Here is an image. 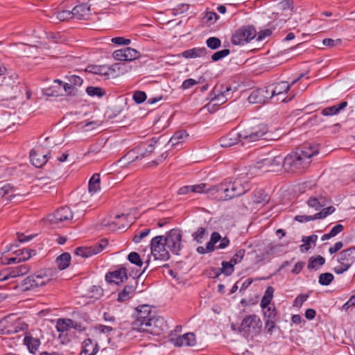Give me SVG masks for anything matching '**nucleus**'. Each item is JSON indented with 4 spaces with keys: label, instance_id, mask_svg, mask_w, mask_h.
<instances>
[{
    "label": "nucleus",
    "instance_id": "nucleus-13",
    "mask_svg": "<svg viewBox=\"0 0 355 355\" xmlns=\"http://www.w3.org/2000/svg\"><path fill=\"white\" fill-rule=\"evenodd\" d=\"M107 244L108 241L107 239H102L99 243H96L92 246L77 248L76 249L75 253L76 255L87 258L101 252L105 248Z\"/></svg>",
    "mask_w": 355,
    "mask_h": 355
},
{
    "label": "nucleus",
    "instance_id": "nucleus-34",
    "mask_svg": "<svg viewBox=\"0 0 355 355\" xmlns=\"http://www.w3.org/2000/svg\"><path fill=\"white\" fill-rule=\"evenodd\" d=\"M24 343L27 346L31 353H35L40 345V340L32 336H26L24 339Z\"/></svg>",
    "mask_w": 355,
    "mask_h": 355
},
{
    "label": "nucleus",
    "instance_id": "nucleus-10",
    "mask_svg": "<svg viewBox=\"0 0 355 355\" xmlns=\"http://www.w3.org/2000/svg\"><path fill=\"white\" fill-rule=\"evenodd\" d=\"M257 31L252 26H243L239 28L232 37L234 45H243L255 37Z\"/></svg>",
    "mask_w": 355,
    "mask_h": 355
},
{
    "label": "nucleus",
    "instance_id": "nucleus-32",
    "mask_svg": "<svg viewBox=\"0 0 355 355\" xmlns=\"http://www.w3.org/2000/svg\"><path fill=\"white\" fill-rule=\"evenodd\" d=\"M100 189V175L98 173H95L89 181V192L94 194L99 191Z\"/></svg>",
    "mask_w": 355,
    "mask_h": 355
},
{
    "label": "nucleus",
    "instance_id": "nucleus-46",
    "mask_svg": "<svg viewBox=\"0 0 355 355\" xmlns=\"http://www.w3.org/2000/svg\"><path fill=\"white\" fill-rule=\"evenodd\" d=\"M206 44L209 49L215 50L221 46V42L218 37H211L207 40Z\"/></svg>",
    "mask_w": 355,
    "mask_h": 355
},
{
    "label": "nucleus",
    "instance_id": "nucleus-61",
    "mask_svg": "<svg viewBox=\"0 0 355 355\" xmlns=\"http://www.w3.org/2000/svg\"><path fill=\"white\" fill-rule=\"evenodd\" d=\"M112 42L117 45H128L130 44L131 40L122 37H113Z\"/></svg>",
    "mask_w": 355,
    "mask_h": 355
},
{
    "label": "nucleus",
    "instance_id": "nucleus-11",
    "mask_svg": "<svg viewBox=\"0 0 355 355\" xmlns=\"http://www.w3.org/2000/svg\"><path fill=\"white\" fill-rule=\"evenodd\" d=\"M291 86V85H289L288 82L282 81L272 84V85L267 87V88L269 96H270V98L277 97L276 101H281L282 102H288L293 98L294 95L288 99L283 97L282 96L289 90Z\"/></svg>",
    "mask_w": 355,
    "mask_h": 355
},
{
    "label": "nucleus",
    "instance_id": "nucleus-17",
    "mask_svg": "<svg viewBox=\"0 0 355 355\" xmlns=\"http://www.w3.org/2000/svg\"><path fill=\"white\" fill-rule=\"evenodd\" d=\"M121 65V64L116 63L111 67L107 65L89 66L87 71L107 78L111 73L115 72L116 69H120Z\"/></svg>",
    "mask_w": 355,
    "mask_h": 355
},
{
    "label": "nucleus",
    "instance_id": "nucleus-26",
    "mask_svg": "<svg viewBox=\"0 0 355 355\" xmlns=\"http://www.w3.org/2000/svg\"><path fill=\"white\" fill-rule=\"evenodd\" d=\"M355 260V248H349L343 250L338 256V262L349 263L350 266Z\"/></svg>",
    "mask_w": 355,
    "mask_h": 355
},
{
    "label": "nucleus",
    "instance_id": "nucleus-25",
    "mask_svg": "<svg viewBox=\"0 0 355 355\" xmlns=\"http://www.w3.org/2000/svg\"><path fill=\"white\" fill-rule=\"evenodd\" d=\"M24 194H21L17 192V189L11 187L9 184H4L0 188V196L5 197L8 200H12L16 197L24 196Z\"/></svg>",
    "mask_w": 355,
    "mask_h": 355
},
{
    "label": "nucleus",
    "instance_id": "nucleus-31",
    "mask_svg": "<svg viewBox=\"0 0 355 355\" xmlns=\"http://www.w3.org/2000/svg\"><path fill=\"white\" fill-rule=\"evenodd\" d=\"M269 200L268 195L261 189H256L254 191L252 201L255 204L267 202Z\"/></svg>",
    "mask_w": 355,
    "mask_h": 355
},
{
    "label": "nucleus",
    "instance_id": "nucleus-14",
    "mask_svg": "<svg viewBox=\"0 0 355 355\" xmlns=\"http://www.w3.org/2000/svg\"><path fill=\"white\" fill-rule=\"evenodd\" d=\"M146 328L141 329V331L149 332L151 334L159 335L164 331L166 328V324L163 318L155 317V315L148 322Z\"/></svg>",
    "mask_w": 355,
    "mask_h": 355
},
{
    "label": "nucleus",
    "instance_id": "nucleus-37",
    "mask_svg": "<svg viewBox=\"0 0 355 355\" xmlns=\"http://www.w3.org/2000/svg\"><path fill=\"white\" fill-rule=\"evenodd\" d=\"M347 105L346 101H343L338 105L327 107L322 111V114L325 116L336 114L340 112V110L344 109Z\"/></svg>",
    "mask_w": 355,
    "mask_h": 355
},
{
    "label": "nucleus",
    "instance_id": "nucleus-38",
    "mask_svg": "<svg viewBox=\"0 0 355 355\" xmlns=\"http://www.w3.org/2000/svg\"><path fill=\"white\" fill-rule=\"evenodd\" d=\"M70 260H71L70 254L67 252H64V253L62 254L61 255H60L57 258L56 263H57L58 268L60 270H64L69 266Z\"/></svg>",
    "mask_w": 355,
    "mask_h": 355
},
{
    "label": "nucleus",
    "instance_id": "nucleus-58",
    "mask_svg": "<svg viewBox=\"0 0 355 355\" xmlns=\"http://www.w3.org/2000/svg\"><path fill=\"white\" fill-rule=\"evenodd\" d=\"M150 229H145L140 232L138 234H136L133 237V241L135 243H139L144 238H145L148 234L150 233Z\"/></svg>",
    "mask_w": 355,
    "mask_h": 355
},
{
    "label": "nucleus",
    "instance_id": "nucleus-1",
    "mask_svg": "<svg viewBox=\"0 0 355 355\" xmlns=\"http://www.w3.org/2000/svg\"><path fill=\"white\" fill-rule=\"evenodd\" d=\"M311 144L298 147L284 158L280 155L268 157L257 162V167L266 171H277L283 167L286 171L295 172L309 166L311 163Z\"/></svg>",
    "mask_w": 355,
    "mask_h": 355
},
{
    "label": "nucleus",
    "instance_id": "nucleus-42",
    "mask_svg": "<svg viewBox=\"0 0 355 355\" xmlns=\"http://www.w3.org/2000/svg\"><path fill=\"white\" fill-rule=\"evenodd\" d=\"M53 15H55V17L59 21H64L73 17V15H72V10H61L58 11L53 13Z\"/></svg>",
    "mask_w": 355,
    "mask_h": 355
},
{
    "label": "nucleus",
    "instance_id": "nucleus-51",
    "mask_svg": "<svg viewBox=\"0 0 355 355\" xmlns=\"http://www.w3.org/2000/svg\"><path fill=\"white\" fill-rule=\"evenodd\" d=\"M146 94L144 92L142 91H136L133 94V100L137 104H140L144 103L146 100Z\"/></svg>",
    "mask_w": 355,
    "mask_h": 355
},
{
    "label": "nucleus",
    "instance_id": "nucleus-9",
    "mask_svg": "<svg viewBox=\"0 0 355 355\" xmlns=\"http://www.w3.org/2000/svg\"><path fill=\"white\" fill-rule=\"evenodd\" d=\"M268 131L265 124H259L253 127L248 128L240 132V137L242 142H253L260 139Z\"/></svg>",
    "mask_w": 355,
    "mask_h": 355
},
{
    "label": "nucleus",
    "instance_id": "nucleus-54",
    "mask_svg": "<svg viewBox=\"0 0 355 355\" xmlns=\"http://www.w3.org/2000/svg\"><path fill=\"white\" fill-rule=\"evenodd\" d=\"M191 192L193 193H201L203 192L207 193V184L205 183H201L199 184H195V185H190Z\"/></svg>",
    "mask_w": 355,
    "mask_h": 355
},
{
    "label": "nucleus",
    "instance_id": "nucleus-33",
    "mask_svg": "<svg viewBox=\"0 0 355 355\" xmlns=\"http://www.w3.org/2000/svg\"><path fill=\"white\" fill-rule=\"evenodd\" d=\"M10 276L11 278L21 276L28 273L30 270V267L28 265L24 264L15 268H9Z\"/></svg>",
    "mask_w": 355,
    "mask_h": 355
},
{
    "label": "nucleus",
    "instance_id": "nucleus-22",
    "mask_svg": "<svg viewBox=\"0 0 355 355\" xmlns=\"http://www.w3.org/2000/svg\"><path fill=\"white\" fill-rule=\"evenodd\" d=\"M128 279L126 270L124 268H121L112 272L106 274L105 279L109 283L119 284Z\"/></svg>",
    "mask_w": 355,
    "mask_h": 355
},
{
    "label": "nucleus",
    "instance_id": "nucleus-2",
    "mask_svg": "<svg viewBox=\"0 0 355 355\" xmlns=\"http://www.w3.org/2000/svg\"><path fill=\"white\" fill-rule=\"evenodd\" d=\"M225 184L226 195L223 198L229 200L244 194L250 189V184L245 177L227 179L225 180Z\"/></svg>",
    "mask_w": 355,
    "mask_h": 355
},
{
    "label": "nucleus",
    "instance_id": "nucleus-18",
    "mask_svg": "<svg viewBox=\"0 0 355 355\" xmlns=\"http://www.w3.org/2000/svg\"><path fill=\"white\" fill-rule=\"evenodd\" d=\"M91 6L88 2L79 3L72 9L73 17L79 20L87 19L90 15Z\"/></svg>",
    "mask_w": 355,
    "mask_h": 355
},
{
    "label": "nucleus",
    "instance_id": "nucleus-63",
    "mask_svg": "<svg viewBox=\"0 0 355 355\" xmlns=\"http://www.w3.org/2000/svg\"><path fill=\"white\" fill-rule=\"evenodd\" d=\"M340 266H338L334 268V272L337 274L343 273L344 272L347 271L350 267L349 263H345L343 262H340Z\"/></svg>",
    "mask_w": 355,
    "mask_h": 355
},
{
    "label": "nucleus",
    "instance_id": "nucleus-39",
    "mask_svg": "<svg viewBox=\"0 0 355 355\" xmlns=\"http://www.w3.org/2000/svg\"><path fill=\"white\" fill-rule=\"evenodd\" d=\"M189 135L185 130L178 131L170 139L169 143L171 144V146H175L182 142Z\"/></svg>",
    "mask_w": 355,
    "mask_h": 355
},
{
    "label": "nucleus",
    "instance_id": "nucleus-45",
    "mask_svg": "<svg viewBox=\"0 0 355 355\" xmlns=\"http://www.w3.org/2000/svg\"><path fill=\"white\" fill-rule=\"evenodd\" d=\"M87 94L90 96H98L101 97L105 95V92L101 87H87L86 89Z\"/></svg>",
    "mask_w": 355,
    "mask_h": 355
},
{
    "label": "nucleus",
    "instance_id": "nucleus-29",
    "mask_svg": "<svg viewBox=\"0 0 355 355\" xmlns=\"http://www.w3.org/2000/svg\"><path fill=\"white\" fill-rule=\"evenodd\" d=\"M24 253H26L27 256L18 257L17 255L15 257H11V258L7 259L6 261L3 262V263L6 264V265H10V264L16 263H20L21 261H24L26 260L29 259L32 256V253H33V254H35V251L33 250L24 249L23 250L21 251V254H22Z\"/></svg>",
    "mask_w": 355,
    "mask_h": 355
},
{
    "label": "nucleus",
    "instance_id": "nucleus-21",
    "mask_svg": "<svg viewBox=\"0 0 355 355\" xmlns=\"http://www.w3.org/2000/svg\"><path fill=\"white\" fill-rule=\"evenodd\" d=\"M239 141H242V138L240 137V132L236 130L230 132L226 136L221 137L218 141L220 146L223 148L232 146Z\"/></svg>",
    "mask_w": 355,
    "mask_h": 355
},
{
    "label": "nucleus",
    "instance_id": "nucleus-47",
    "mask_svg": "<svg viewBox=\"0 0 355 355\" xmlns=\"http://www.w3.org/2000/svg\"><path fill=\"white\" fill-rule=\"evenodd\" d=\"M206 234V230L204 227H199L194 233L192 236L197 243H201Z\"/></svg>",
    "mask_w": 355,
    "mask_h": 355
},
{
    "label": "nucleus",
    "instance_id": "nucleus-59",
    "mask_svg": "<svg viewBox=\"0 0 355 355\" xmlns=\"http://www.w3.org/2000/svg\"><path fill=\"white\" fill-rule=\"evenodd\" d=\"M341 44V40L337 39V40H333L330 38H326L324 39L322 41V44L324 46H329V47H334L336 46H338Z\"/></svg>",
    "mask_w": 355,
    "mask_h": 355
},
{
    "label": "nucleus",
    "instance_id": "nucleus-55",
    "mask_svg": "<svg viewBox=\"0 0 355 355\" xmlns=\"http://www.w3.org/2000/svg\"><path fill=\"white\" fill-rule=\"evenodd\" d=\"M308 294H302L298 295L293 302V306L300 308L302 304L308 299Z\"/></svg>",
    "mask_w": 355,
    "mask_h": 355
},
{
    "label": "nucleus",
    "instance_id": "nucleus-6",
    "mask_svg": "<svg viewBox=\"0 0 355 355\" xmlns=\"http://www.w3.org/2000/svg\"><path fill=\"white\" fill-rule=\"evenodd\" d=\"M154 316L151 311V308L146 304L139 306L137 309V315L135 320L132 322V328L134 330L141 331V329L146 328L148 322Z\"/></svg>",
    "mask_w": 355,
    "mask_h": 355
},
{
    "label": "nucleus",
    "instance_id": "nucleus-56",
    "mask_svg": "<svg viewBox=\"0 0 355 355\" xmlns=\"http://www.w3.org/2000/svg\"><path fill=\"white\" fill-rule=\"evenodd\" d=\"M276 320H265V331L269 335H272L274 329L276 327Z\"/></svg>",
    "mask_w": 355,
    "mask_h": 355
},
{
    "label": "nucleus",
    "instance_id": "nucleus-57",
    "mask_svg": "<svg viewBox=\"0 0 355 355\" xmlns=\"http://www.w3.org/2000/svg\"><path fill=\"white\" fill-rule=\"evenodd\" d=\"M302 241L304 243L300 246V251L302 252L308 251L311 245V236L303 237Z\"/></svg>",
    "mask_w": 355,
    "mask_h": 355
},
{
    "label": "nucleus",
    "instance_id": "nucleus-8",
    "mask_svg": "<svg viewBox=\"0 0 355 355\" xmlns=\"http://www.w3.org/2000/svg\"><path fill=\"white\" fill-rule=\"evenodd\" d=\"M163 236H157L150 243L151 254L156 260L166 261L170 258L168 250L166 248Z\"/></svg>",
    "mask_w": 355,
    "mask_h": 355
},
{
    "label": "nucleus",
    "instance_id": "nucleus-43",
    "mask_svg": "<svg viewBox=\"0 0 355 355\" xmlns=\"http://www.w3.org/2000/svg\"><path fill=\"white\" fill-rule=\"evenodd\" d=\"M335 211V208L334 207H328L327 208L323 209V210L320 212H318L313 216H312V220L315 219H320L327 217L328 215L331 214Z\"/></svg>",
    "mask_w": 355,
    "mask_h": 355
},
{
    "label": "nucleus",
    "instance_id": "nucleus-15",
    "mask_svg": "<svg viewBox=\"0 0 355 355\" xmlns=\"http://www.w3.org/2000/svg\"><path fill=\"white\" fill-rule=\"evenodd\" d=\"M113 57L116 60L132 61L140 57V53L135 49L125 47L114 51Z\"/></svg>",
    "mask_w": 355,
    "mask_h": 355
},
{
    "label": "nucleus",
    "instance_id": "nucleus-52",
    "mask_svg": "<svg viewBox=\"0 0 355 355\" xmlns=\"http://www.w3.org/2000/svg\"><path fill=\"white\" fill-rule=\"evenodd\" d=\"M66 78L68 79L69 83L75 87L80 86L83 82V79L76 75H69L66 76Z\"/></svg>",
    "mask_w": 355,
    "mask_h": 355
},
{
    "label": "nucleus",
    "instance_id": "nucleus-12",
    "mask_svg": "<svg viewBox=\"0 0 355 355\" xmlns=\"http://www.w3.org/2000/svg\"><path fill=\"white\" fill-rule=\"evenodd\" d=\"M47 218L51 225L60 227L62 223L73 218V213L69 207H62L55 211L53 214L49 215Z\"/></svg>",
    "mask_w": 355,
    "mask_h": 355
},
{
    "label": "nucleus",
    "instance_id": "nucleus-64",
    "mask_svg": "<svg viewBox=\"0 0 355 355\" xmlns=\"http://www.w3.org/2000/svg\"><path fill=\"white\" fill-rule=\"evenodd\" d=\"M325 262V259L323 257L318 255L315 257H312V268L316 266H321Z\"/></svg>",
    "mask_w": 355,
    "mask_h": 355
},
{
    "label": "nucleus",
    "instance_id": "nucleus-48",
    "mask_svg": "<svg viewBox=\"0 0 355 355\" xmlns=\"http://www.w3.org/2000/svg\"><path fill=\"white\" fill-rule=\"evenodd\" d=\"M128 261L138 266H141L143 262L140 258L139 254L137 252H132L128 256Z\"/></svg>",
    "mask_w": 355,
    "mask_h": 355
},
{
    "label": "nucleus",
    "instance_id": "nucleus-30",
    "mask_svg": "<svg viewBox=\"0 0 355 355\" xmlns=\"http://www.w3.org/2000/svg\"><path fill=\"white\" fill-rule=\"evenodd\" d=\"M84 349L80 355H95L98 352V345L97 343L92 346V340L89 338L84 341Z\"/></svg>",
    "mask_w": 355,
    "mask_h": 355
},
{
    "label": "nucleus",
    "instance_id": "nucleus-41",
    "mask_svg": "<svg viewBox=\"0 0 355 355\" xmlns=\"http://www.w3.org/2000/svg\"><path fill=\"white\" fill-rule=\"evenodd\" d=\"M263 309V315L265 320H277L276 310L269 305L267 307L262 308Z\"/></svg>",
    "mask_w": 355,
    "mask_h": 355
},
{
    "label": "nucleus",
    "instance_id": "nucleus-20",
    "mask_svg": "<svg viewBox=\"0 0 355 355\" xmlns=\"http://www.w3.org/2000/svg\"><path fill=\"white\" fill-rule=\"evenodd\" d=\"M171 343L176 347L194 346L196 344V336L193 333H187L182 336L171 338Z\"/></svg>",
    "mask_w": 355,
    "mask_h": 355
},
{
    "label": "nucleus",
    "instance_id": "nucleus-35",
    "mask_svg": "<svg viewBox=\"0 0 355 355\" xmlns=\"http://www.w3.org/2000/svg\"><path fill=\"white\" fill-rule=\"evenodd\" d=\"M274 291L275 290L272 286H270L267 287L260 302V306L261 308H265L270 305V302L273 298Z\"/></svg>",
    "mask_w": 355,
    "mask_h": 355
},
{
    "label": "nucleus",
    "instance_id": "nucleus-3",
    "mask_svg": "<svg viewBox=\"0 0 355 355\" xmlns=\"http://www.w3.org/2000/svg\"><path fill=\"white\" fill-rule=\"evenodd\" d=\"M51 280V276L46 271L40 270L27 277L21 282L20 287L22 291L34 290L48 284Z\"/></svg>",
    "mask_w": 355,
    "mask_h": 355
},
{
    "label": "nucleus",
    "instance_id": "nucleus-27",
    "mask_svg": "<svg viewBox=\"0 0 355 355\" xmlns=\"http://www.w3.org/2000/svg\"><path fill=\"white\" fill-rule=\"evenodd\" d=\"M207 54V49L205 47H196L186 50L181 53L185 58H196L203 57Z\"/></svg>",
    "mask_w": 355,
    "mask_h": 355
},
{
    "label": "nucleus",
    "instance_id": "nucleus-23",
    "mask_svg": "<svg viewBox=\"0 0 355 355\" xmlns=\"http://www.w3.org/2000/svg\"><path fill=\"white\" fill-rule=\"evenodd\" d=\"M207 193H208L210 196H212L213 198L218 200H229V198H220L226 195L225 181L212 187H209L207 189Z\"/></svg>",
    "mask_w": 355,
    "mask_h": 355
},
{
    "label": "nucleus",
    "instance_id": "nucleus-62",
    "mask_svg": "<svg viewBox=\"0 0 355 355\" xmlns=\"http://www.w3.org/2000/svg\"><path fill=\"white\" fill-rule=\"evenodd\" d=\"M198 83H199V82H198L197 80H196L193 78H189V79L185 80L182 83L181 87L183 89H188L192 87L193 86L197 85Z\"/></svg>",
    "mask_w": 355,
    "mask_h": 355
},
{
    "label": "nucleus",
    "instance_id": "nucleus-40",
    "mask_svg": "<svg viewBox=\"0 0 355 355\" xmlns=\"http://www.w3.org/2000/svg\"><path fill=\"white\" fill-rule=\"evenodd\" d=\"M221 236L218 232H214L211 234L209 241L207 243V250L208 252H213L215 249L214 245L220 241Z\"/></svg>",
    "mask_w": 355,
    "mask_h": 355
},
{
    "label": "nucleus",
    "instance_id": "nucleus-16",
    "mask_svg": "<svg viewBox=\"0 0 355 355\" xmlns=\"http://www.w3.org/2000/svg\"><path fill=\"white\" fill-rule=\"evenodd\" d=\"M269 99H270V96H269L267 87L253 90L248 96L249 103L252 104L265 103Z\"/></svg>",
    "mask_w": 355,
    "mask_h": 355
},
{
    "label": "nucleus",
    "instance_id": "nucleus-28",
    "mask_svg": "<svg viewBox=\"0 0 355 355\" xmlns=\"http://www.w3.org/2000/svg\"><path fill=\"white\" fill-rule=\"evenodd\" d=\"M19 83L18 75L15 73H7L3 78L1 85L9 88L16 87Z\"/></svg>",
    "mask_w": 355,
    "mask_h": 355
},
{
    "label": "nucleus",
    "instance_id": "nucleus-5",
    "mask_svg": "<svg viewBox=\"0 0 355 355\" xmlns=\"http://www.w3.org/2000/svg\"><path fill=\"white\" fill-rule=\"evenodd\" d=\"M261 327V321L257 315H249L243 319L238 331L243 333L244 336L248 337L251 334H258Z\"/></svg>",
    "mask_w": 355,
    "mask_h": 355
},
{
    "label": "nucleus",
    "instance_id": "nucleus-44",
    "mask_svg": "<svg viewBox=\"0 0 355 355\" xmlns=\"http://www.w3.org/2000/svg\"><path fill=\"white\" fill-rule=\"evenodd\" d=\"M334 280V275L330 272L322 273L319 276V283L323 286L329 285Z\"/></svg>",
    "mask_w": 355,
    "mask_h": 355
},
{
    "label": "nucleus",
    "instance_id": "nucleus-50",
    "mask_svg": "<svg viewBox=\"0 0 355 355\" xmlns=\"http://www.w3.org/2000/svg\"><path fill=\"white\" fill-rule=\"evenodd\" d=\"M230 51L227 49H225L220 50L219 51H217V52L214 53L211 55V60L214 62L218 61V60L223 59V58L227 56L230 54Z\"/></svg>",
    "mask_w": 355,
    "mask_h": 355
},
{
    "label": "nucleus",
    "instance_id": "nucleus-36",
    "mask_svg": "<svg viewBox=\"0 0 355 355\" xmlns=\"http://www.w3.org/2000/svg\"><path fill=\"white\" fill-rule=\"evenodd\" d=\"M73 325V320L71 319H58L56 322V329L59 332H66Z\"/></svg>",
    "mask_w": 355,
    "mask_h": 355
},
{
    "label": "nucleus",
    "instance_id": "nucleus-53",
    "mask_svg": "<svg viewBox=\"0 0 355 355\" xmlns=\"http://www.w3.org/2000/svg\"><path fill=\"white\" fill-rule=\"evenodd\" d=\"M245 254V250L244 249H240L236 252V253L230 259L233 264L236 265L241 261L244 255Z\"/></svg>",
    "mask_w": 355,
    "mask_h": 355
},
{
    "label": "nucleus",
    "instance_id": "nucleus-19",
    "mask_svg": "<svg viewBox=\"0 0 355 355\" xmlns=\"http://www.w3.org/2000/svg\"><path fill=\"white\" fill-rule=\"evenodd\" d=\"M137 284V281L135 279H132V282H130L129 284L125 286L123 290L119 293L118 301L123 302L132 298L135 293Z\"/></svg>",
    "mask_w": 355,
    "mask_h": 355
},
{
    "label": "nucleus",
    "instance_id": "nucleus-4",
    "mask_svg": "<svg viewBox=\"0 0 355 355\" xmlns=\"http://www.w3.org/2000/svg\"><path fill=\"white\" fill-rule=\"evenodd\" d=\"M159 145V144L157 142V141L153 139L150 142L142 144L135 148L130 150L123 157V159L127 160L128 162H134L136 160H141L144 157L151 154L155 148Z\"/></svg>",
    "mask_w": 355,
    "mask_h": 355
},
{
    "label": "nucleus",
    "instance_id": "nucleus-24",
    "mask_svg": "<svg viewBox=\"0 0 355 355\" xmlns=\"http://www.w3.org/2000/svg\"><path fill=\"white\" fill-rule=\"evenodd\" d=\"M49 154L39 153L32 150L30 153L31 162L37 168L42 167L48 161Z\"/></svg>",
    "mask_w": 355,
    "mask_h": 355
},
{
    "label": "nucleus",
    "instance_id": "nucleus-49",
    "mask_svg": "<svg viewBox=\"0 0 355 355\" xmlns=\"http://www.w3.org/2000/svg\"><path fill=\"white\" fill-rule=\"evenodd\" d=\"M234 264L230 261H223L221 271L226 275H230L234 272Z\"/></svg>",
    "mask_w": 355,
    "mask_h": 355
},
{
    "label": "nucleus",
    "instance_id": "nucleus-7",
    "mask_svg": "<svg viewBox=\"0 0 355 355\" xmlns=\"http://www.w3.org/2000/svg\"><path fill=\"white\" fill-rule=\"evenodd\" d=\"M182 234L179 229H172L164 236L167 249L175 254H179V252L182 249Z\"/></svg>",
    "mask_w": 355,
    "mask_h": 355
},
{
    "label": "nucleus",
    "instance_id": "nucleus-60",
    "mask_svg": "<svg viewBox=\"0 0 355 355\" xmlns=\"http://www.w3.org/2000/svg\"><path fill=\"white\" fill-rule=\"evenodd\" d=\"M64 90L68 95L75 96L78 92V89L69 83L63 85Z\"/></svg>",
    "mask_w": 355,
    "mask_h": 355
}]
</instances>
